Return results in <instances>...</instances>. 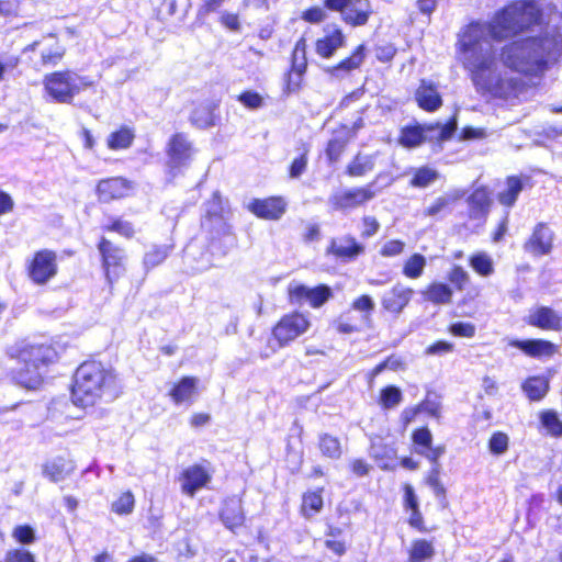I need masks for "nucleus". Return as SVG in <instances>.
Returning a JSON list of instances; mask_svg holds the SVG:
<instances>
[{
	"label": "nucleus",
	"mask_w": 562,
	"mask_h": 562,
	"mask_svg": "<svg viewBox=\"0 0 562 562\" xmlns=\"http://www.w3.org/2000/svg\"><path fill=\"white\" fill-rule=\"evenodd\" d=\"M492 55H481L469 66L470 78L475 90L492 99L508 101L522 94L528 85L519 77L505 76L494 70Z\"/></svg>",
	"instance_id": "4"
},
{
	"label": "nucleus",
	"mask_w": 562,
	"mask_h": 562,
	"mask_svg": "<svg viewBox=\"0 0 562 562\" xmlns=\"http://www.w3.org/2000/svg\"><path fill=\"white\" fill-rule=\"evenodd\" d=\"M376 194L375 183L371 181L331 193L328 198V206L331 212L346 213L364 207L375 199Z\"/></svg>",
	"instance_id": "9"
},
{
	"label": "nucleus",
	"mask_w": 562,
	"mask_h": 562,
	"mask_svg": "<svg viewBox=\"0 0 562 562\" xmlns=\"http://www.w3.org/2000/svg\"><path fill=\"white\" fill-rule=\"evenodd\" d=\"M217 104L206 103L196 105L190 114V123L198 128H209L216 123Z\"/></svg>",
	"instance_id": "37"
},
{
	"label": "nucleus",
	"mask_w": 562,
	"mask_h": 562,
	"mask_svg": "<svg viewBox=\"0 0 562 562\" xmlns=\"http://www.w3.org/2000/svg\"><path fill=\"white\" fill-rule=\"evenodd\" d=\"M323 5L329 12L339 13L341 21L351 27L366 25L373 14L370 0H323Z\"/></svg>",
	"instance_id": "11"
},
{
	"label": "nucleus",
	"mask_w": 562,
	"mask_h": 562,
	"mask_svg": "<svg viewBox=\"0 0 562 562\" xmlns=\"http://www.w3.org/2000/svg\"><path fill=\"white\" fill-rule=\"evenodd\" d=\"M403 401V393L396 385L389 384L380 390L378 403L382 409H391Z\"/></svg>",
	"instance_id": "50"
},
{
	"label": "nucleus",
	"mask_w": 562,
	"mask_h": 562,
	"mask_svg": "<svg viewBox=\"0 0 562 562\" xmlns=\"http://www.w3.org/2000/svg\"><path fill=\"white\" fill-rule=\"evenodd\" d=\"M134 184L123 176L100 179L95 184V195L101 203L123 200L131 195Z\"/></svg>",
	"instance_id": "19"
},
{
	"label": "nucleus",
	"mask_w": 562,
	"mask_h": 562,
	"mask_svg": "<svg viewBox=\"0 0 562 562\" xmlns=\"http://www.w3.org/2000/svg\"><path fill=\"white\" fill-rule=\"evenodd\" d=\"M218 518L232 532L244 527L246 516L241 498L236 495L225 497L218 512Z\"/></svg>",
	"instance_id": "25"
},
{
	"label": "nucleus",
	"mask_w": 562,
	"mask_h": 562,
	"mask_svg": "<svg viewBox=\"0 0 562 562\" xmlns=\"http://www.w3.org/2000/svg\"><path fill=\"white\" fill-rule=\"evenodd\" d=\"M74 470L68 460L57 457L43 464V474L52 482L63 481Z\"/></svg>",
	"instance_id": "39"
},
{
	"label": "nucleus",
	"mask_w": 562,
	"mask_h": 562,
	"mask_svg": "<svg viewBox=\"0 0 562 562\" xmlns=\"http://www.w3.org/2000/svg\"><path fill=\"white\" fill-rule=\"evenodd\" d=\"M447 280L452 284L456 291H463L471 282L468 271L460 265L451 267L447 274Z\"/></svg>",
	"instance_id": "55"
},
{
	"label": "nucleus",
	"mask_w": 562,
	"mask_h": 562,
	"mask_svg": "<svg viewBox=\"0 0 562 562\" xmlns=\"http://www.w3.org/2000/svg\"><path fill=\"white\" fill-rule=\"evenodd\" d=\"M548 26L544 8L538 0H512L486 22V31L495 42L540 29L539 34L513 40L499 50L502 64L527 78L541 77L559 48L558 36Z\"/></svg>",
	"instance_id": "1"
},
{
	"label": "nucleus",
	"mask_w": 562,
	"mask_h": 562,
	"mask_svg": "<svg viewBox=\"0 0 562 562\" xmlns=\"http://www.w3.org/2000/svg\"><path fill=\"white\" fill-rule=\"evenodd\" d=\"M554 233L544 222L537 223L530 236L524 243L525 251L541 257L549 255L553 249Z\"/></svg>",
	"instance_id": "23"
},
{
	"label": "nucleus",
	"mask_w": 562,
	"mask_h": 562,
	"mask_svg": "<svg viewBox=\"0 0 562 562\" xmlns=\"http://www.w3.org/2000/svg\"><path fill=\"white\" fill-rule=\"evenodd\" d=\"M436 128H439L440 132L438 134L437 139L440 142L447 140L452 137L454 132L457 131V119L456 116L450 117L445 124L440 123H432L426 125L427 131H434Z\"/></svg>",
	"instance_id": "60"
},
{
	"label": "nucleus",
	"mask_w": 562,
	"mask_h": 562,
	"mask_svg": "<svg viewBox=\"0 0 562 562\" xmlns=\"http://www.w3.org/2000/svg\"><path fill=\"white\" fill-rule=\"evenodd\" d=\"M323 494V486L303 492L299 506L300 516L308 520L319 514L324 508Z\"/></svg>",
	"instance_id": "32"
},
{
	"label": "nucleus",
	"mask_w": 562,
	"mask_h": 562,
	"mask_svg": "<svg viewBox=\"0 0 562 562\" xmlns=\"http://www.w3.org/2000/svg\"><path fill=\"white\" fill-rule=\"evenodd\" d=\"M525 324L542 331H562V313L551 306L537 305L525 317Z\"/></svg>",
	"instance_id": "21"
},
{
	"label": "nucleus",
	"mask_w": 562,
	"mask_h": 562,
	"mask_svg": "<svg viewBox=\"0 0 562 562\" xmlns=\"http://www.w3.org/2000/svg\"><path fill=\"white\" fill-rule=\"evenodd\" d=\"M540 426L552 438L562 437V420L554 409H542L538 414Z\"/></svg>",
	"instance_id": "44"
},
{
	"label": "nucleus",
	"mask_w": 562,
	"mask_h": 562,
	"mask_svg": "<svg viewBox=\"0 0 562 562\" xmlns=\"http://www.w3.org/2000/svg\"><path fill=\"white\" fill-rule=\"evenodd\" d=\"M171 247L167 245H154L143 256L142 263L146 272L160 266L168 258Z\"/></svg>",
	"instance_id": "47"
},
{
	"label": "nucleus",
	"mask_w": 562,
	"mask_h": 562,
	"mask_svg": "<svg viewBox=\"0 0 562 562\" xmlns=\"http://www.w3.org/2000/svg\"><path fill=\"white\" fill-rule=\"evenodd\" d=\"M374 164L370 157L357 154L345 168V175L349 178H362L371 172Z\"/></svg>",
	"instance_id": "46"
},
{
	"label": "nucleus",
	"mask_w": 562,
	"mask_h": 562,
	"mask_svg": "<svg viewBox=\"0 0 562 562\" xmlns=\"http://www.w3.org/2000/svg\"><path fill=\"white\" fill-rule=\"evenodd\" d=\"M348 143V136L330 138L327 142L325 149L327 160L331 164L337 162L340 159L341 155L345 153Z\"/></svg>",
	"instance_id": "56"
},
{
	"label": "nucleus",
	"mask_w": 562,
	"mask_h": 562,
	"mask_svg": "<svg viewBox=\"0 0 562 562\" xmlns=\"http://www.w3.org/2000/svg\"><path fill=\"white\" fill-rule=\"evenodd\" d=\"M44 95L56 103L70 104L76 95L93 86L88 77L78 76L71 69L55 70L42 79Z\"/></svg>",
	"instance_id": "5"
},
{
	"label": "nucleus",
	"mask_w": 562,
	"mask_h": 562,
	"mask_svg": "<svg viewBox=\"0 0 562 562\" xmlns=\"http://www.w3.org/2000/svg\"><path fill=\"white\" fill-rule=\"evenodd\" d=\"M436 554L432 541L425 538L414 539L407 550L406 562H427Z\"/></svg>",
	"instance_id": "38"
},
{
	"label": "nucleus",
	"mask_w": 562,
	"mask_h": 562,
	"mask_svg": "<svg viewBox=\"0 0 562 562\" xmlns=\"http://www.w3.org/2000/svg\"><path fill=\"white\" fill-rule=\"evenodd\" d=\"M345 42L346 38L341 29L336 27L330 33L315 41V53L323 59H329L335 55L338 48L345 45Z\"/></svg>",
	"instance_id": "31"
},
{
	"label": "nucleus",
	"mask_w": 562,
	"mask_h": 562,
	"mask_svg": "<svg viewBox=\"0 0 562 562\" xmlns=\"http://www.w3.org/2000/svg\"><path fill=\"white\" fill-rule=\"evenodd\" d=\"M406 369L405 360L395 353L389 355L381 362L375 364L370 371L367 373L368 382H373L378 375H380L384 370L391 371H402Z\"/></svg>",
	"instance_id": "42"
},
{
	"label": "nucleus",
	"mask_w": 562,
	"mask_h": 562,
	"mask_svg": "<svg viewBox=\"0 0 562 562\" xmlns=\"http://www.w3.org/2000/svg\"><path fill=\"white\" fill-rule=\"evenodd\" d=\"M402 506L404 512L408 513V526L420 533L429 532V528L426 526V521L420 509L418 496L416 495L413 485L404 483L402 485Z\"/></svg>",
	"instance_id": "24"
},
{
	"label": "nucleus",
	"mask_w": 562,
	"mask_h": 562,
	"mask_svg": "<svg viewBox=\"0 0 562 562\" xmlns=\"http://www.w3.org/2000/svg\"><path fill=\"white\" fill-rule=\"evenodd\" d=\"M199 383L198 376L183 375L171 384L168 396L175 405H191L199 395Z\"/></svg>",
	"instance_id": "27"
},
{
	"label": "nucleus",
	"mask_w": 562,
	"mask_h": 562,
	"mask_svg": "<svg viewBox=\"0 0 562 562\" xmlns=\"http://www.w3.org/2000/svg\"><path fill=\"white\" fill-rule=\"evenodd\" d=\"M333 326L336 333L341 335L358 333L362 328H367L366 322L350 308L341 312L334 321Z\"/></svg>",
	"instance_id": "36"
},
{
	"label": "nucleus",
	"mask_w": 562,
	"mask_h": 562,
	"mask_svg": "<svg viewBox=\"0 0 562 562\" xmlns=\"http://www.w3.org/2000/svg\"><path fill=\"white\" fill-rule=\"evenodd\" d=\"M286 300L290 305L301 306L307 304L311 308H321L333 299V289L325 283L307 286L300 282H291L286 286Z\"/></svg>",
	"instance_id": "12"
},
{
	"label": "nucleus",
	"mask_w": 562,
	"mask_h": 562,
	"mask_svg": "<svg viewBox=\"0 0 562 562\" xmlns=\"http://www.w3.org/2000/svg\"><path fill=\"white\" fill-rule=\"evenodd\" d=\"M318 448L323 457L328 459H339L342 454L340 440L329 434H322L318 439Z\"/></svg>",
	"instance_id": "51"
},
{
	"label": "nucleus",
	"mask_w": 562,
	"mask_h": 562,
	"mask_svg": "<svg viewBox=\"0 0 562 562\" xmlns=\"http://www.w3.org/2000/svg\"><path fill=\"white\" fill-rule=\"evenodd\" d=\"M288 203L281 195H270L267 198H255L247 210L257 218L266 221H278L286 212Z\"/></svg>",
	"instance_id": "20"
},
{
	"label": "nucleus",
	"mask_w": 562,
	"mask_h": 562,
	"mask_svg": "<svg viewBox=\"0 0 562 562\" xmlns=\"http://www.w3.org/2000/svg\"><path fill=\"white\" fill-rule=\"evenodd\" d=\"M529 180V176H507L504 180L505 189L496 194L498 203L506 209H512L516 204L519 194L525 189V183Z\"/></svg>",
	"instance_id": "30"
},
{
	"label": "nucleus",
	"mask_w": 562,
	"mask_h": 562,
	"mask_svg": "<svg viewBox=\"0 0 562 562\" xmlns=\"http://www.w3.org/2000/svg\"><path fill=\"white\" fill-rule=\"evenodd\" d=\"M486 23L471 21L461 30L457 40V52L469 59L482 54V43L484 41V31Z\"/></svg>",
	"instance_id": "16"
},
{
	"label": "nucleus",
	"mask_w": 562,
	"mask_h": 562,
	"mask_svg": "<svg viewBox=\"0 0 562 562\" xmlns=\"http://www.w3.org/2000/svg\"><path fill=\"white\" fill-rule=\"evenodd\" d=\"M508 346L532 359L552 358L560 352L557 344L543 338L510 339Z\"/></svg>",
	"instance_id": "22"
},
{
	"label": "nucleus",
	"mask_w": 562,
	"mask_h": 562,
	"mask_svg": "<svg viewBox=\"0 0 562 562\" xmlns=\"http://www.w3.org/2000/svg\"><path fill=\"white\" fill-rule=\"evenodd\" d=\"M487 448L493 456L505 454L509 448V436L502 430L494 431L487 441Z\"/></svg>",
	"instance_id": "54"
},
{
	"label": "nucleus",
	"mask_w": 562,
	"mask_h": 562,
	"mask_svg": "<svg viewBox=\"0 0 562 562\" xmlns=\"http://www.w3.org/2000/svg\"><path fill=\"white\" fill-rule=\"evenodd\" d=\"M425 266V257L416 252L408 257V259L404 262L402 272L409 279H417L423 274Z\"/></svg>",
	"instance_id": "53"
},
{
	"label": "nucleus",
	"mask_w": 562,
	"mask_h": 562,
	"mask_svg": "<svg viewBox=\"0 0 562 562\" xmlns=\"http://www.w3.org/2000/svg\"><path fill=\"white\" fill-rule=\"evenodd\" d=\"M103 233H115L125 239H133L137 233L134 224L122 217H112L109 223L101 226Z\"/></svg>",
	"instance_id": "48"
},
{
	"label": "nucleus",
	"mask_w": 562,
	"mask_h": 562,
	"mask_svg": "<svg viewBox=\"0 0 562 562\" xmlns=\"http://www.w3.org/2000/svg\"><path fill=\"white\" fill-rule=\"evenodd\" d=\"M353 313L358 314L364 322L366 327L372 326V314L375 308V303L369 294H361L350 303L349 307Z\"/></svg>",
	"instance_id": "41"
},
{
	"label": "nucleus",
	"mask_w": 562,
	"mask_h": 562,
	"mask_svg": "<svg viewBox=\"0 0 562 562\" xmlns=\"http://www.w3.org/2000/svg\"><path fill=\"white\" fill-rule=\"evenodd\" d=\"M12 537L21 544H31L35 541V532L30 525L15 526L12 530Z\"/></svg>",
	"instance_id": "63"
},
{
	"label": "nucleus",
	"mask_w": 562,
	"mask_h": 562,
	"mask_svg": "<svg viewBox=\"0 0 562 562\" xmlns=\"http://www.w3.org/2000/svg\"><path fill=\"white\" fill-rule=\"evenodd\" d=\"M307 66V43L306 38L301 36L294 43L290 55V66L283 76V92L285 94L296 93L303 88Z\"/></svg>",
	"instance_id": "10"
},
{
	"label": "nucleus",
	"mask_w": 562,
	"mask_h": 562,
	"mask_svg": "<svg viewBox=\"0 0 562 562\" xmlns=\"http://www.w3.org/2000/svg\"><path fill=\"white\" fill-rule=\"evenodd\" d=\"M438 179L439 172L436 169L429 166H420L413 170L408 184L412 188L425 189Z\"/></svg>",
	"instance_id": "45"
},
{
	"label": "nucleus",
	"mask_w": 562,
	"mask_h": 562,
	"mask_svg": "<svg viewBox=\"0 0 562 562\" xmlns=\"http://www.w3.org/2000/svg\"><path fill=\"white\" fill-rule=\"evenodd\" d=\"M367 57V47L363 43L357 45L348 56L339 60L337 64L328 67L326 72L336 78L344 77L356 70H359Z\"/></svg>",
	"instance_id": "28"
},
{
	"label": "nucleus",
	"mask_w": 562,
	"mask_h": 562,
	"mask_svg": "<svg viewBox=\"0 0 562 562\" xmlns=\"http://www.w3.org/2000/svg\"><path fill=\"white\" fill-rule=\"evenodd\" d=\"M66 54L65 47L54 40L52 44L43 47L40 53V64L42 67H56L61 63Z\"/></svg>",
	"instance_id": "43"
},
{
	"label": "nucleus",
	"mask_w": 562,
	"mask_h": 562,
	"mask_svg": "<svg viewBox=\"0 0 562 562\" xmlns=\"http://www.w3.org/2000/svg\"><path fill=\"white\" fill-rule=\"evenodd\" d=\"M411 440L416 452L418 450L426 451L432 445V434L427 426H419L413 429Z\"/></svg>",
	"instance_id": "57"
},
{
	"label": "nucleus",
	"mask_w": 562,
	"mask_h": 562,
	"mask_svg": "<svg viewBox=\"0 0 562 562\" xmlns=\"http://www.w3.org/2000/svg\"><path fill=\"white\" fill-rule=\"evenodd\" d=\"M521 390L530 402H540L550 391V379L542 374L527 376L521 383Z\"/></svg>",
	"instance_id": "34"
},
{
	"label": "nucleus",
	"mask_w": 562,
	"mask_h": 562,
	"mask_svg": "<svg viewBox=\"0 0 562 562\" xmlns=\"http://www.w3.org/2000/svg\"><path fill=\"white\" fill-rule=\"evenodd\" d=\"M364 252L366 246L351 234L333 237L325 249L327 256L344 263L357 260Z\"/></svg>",
	"instance_id": "17"
},
{
	"label": "nucleus",
	"mask_w": 562,
	"mask_h": 562,
	"mask_svg": "<svg viewBox=\"0 0 562 562\" xmlns=\"http://www.w3.org/2000/svg\"><path fill=\"white\" fill-rule=\"evenodd\" d=\"M135 508V497L131 491L122 492L111 504V510L119 516H126Z\"/></svg>",
	"instance_id": "52"
},
{
	"label": "nucleus",
	"mask_w": 562,
	"mask_h": 562,
	"mask_svg": "<svg viewBox=\"0 0 562 562\" xmlns=\"http://www.w3.org/2000/svg\"><path fill=\"white\" fill-rule=\"evenodd\" d=\"M425 131L426 126L417 123L405 125L400 131L397 142L405 148H415L425 142Z\"/></svg>",
	"instance_id": "40"
},
{
	"label": "nucleus",
	"mask_w": 562,
	"mask_h": 562,
	"mask_svg": "<svg viewBox=\"0 0 562 562\" xmlns=\"http://www.w3.org/2000/svg\"><path fill=\"white\" fill-rule=\"evenodd\" d=\"M24 272L36 286H45L59 273L58 254L49 248H40L25 260Z\"/></svg>",
	"instance_id": "8"
},
{
	"label": "nucleus",
	"mask_w": 562,
	"mask_h": 562,
	"mask_svg": "<svg viewBox=\"0 0 562 562\" xmlns=\"http://www.w3.org/2000/svg\"><path fill=\"white\" fill-rule=\"evenodd\" d=\"M448 333L454 337L473 338L476 334V327L470 322H456L448 326Z\"/></svg>",
	"instance_id": "61"
},
{
	"label": "nucleus",
	"mask_w": 562,
	"mask_h": 562,
	"mask_svg": "<svg viewBox=\"0 0 562 562\" xmlns=\"http://www.w3.org/2000/svg\"><path fill=\"white\" fill-rule=\"evenodd\" d=\"M205 211L203 222L207 224V232L214 238L233 235V228L227 223L226 217L231 213L229 206L225 203L218 191H214L210 199L205 201Z\"/></svg>",
	"instance_id": "13"
},
{
	"label": "nucleus",
	"mask_w": 562,
	"mask_h": 562,
	"mask_svg": "<svg viewBox=\"0 0 562 562\" xmlns=\"http://www.w3.org/2000/svg\"><path fill=\"white\" fill-rule=\"evenodd\" d=\"M308 165V148L304 147L303 151L295 157L289 168H288V176L291 179H297L300 178L307 169Z\"/></svg>",
	"instance_id": "58"
},
{
	"label": "nucleus",
	"mask_w": 562,
	"mask_h": 562,
	"mask_svg": "<svg viewBox=\"0 0 562 562\" xmlns=\"http://www.w3.org/2000/svg\"><path fill=\"white\" fill-rule=\"evenodd\" d=\"M300 18L310 24H319L327 19V9L319 5H311L301 12Z\"/></svg>",
	"instance_id": "59"
},
{
	"label": "nucleus",
	"mask_w": 562,
	"mask_h": 562,
	"mask_svg": "<svg viewBox=\"0 0 562 562\" xmlns=\"http://www.w3.org/2000/svg\"><path fill=\"white\" fill-rule=\"evenodd\" d=\"M422 296L434 305H448L452 302L453 289L445 282L434 281L422 291Z\"/></svg>",
	"instance_id": "35"
},
{
	"label": "nucleus",
	"mask_w": 562,
	"mask_h": 562,
	"mask_svg": "<svg viewBox=\"0 0 562 562\" xmlns=\"http://www.w3.org/2000/svg\"><path fill=\"white\" fill-rule=\"evenodd\" d=\"M312 322L307 313L292 310L282 314L270 329V342L273 350L290 347L311 328Z\"/></svg>",
	"instance_id": "6"
},
{
	"label": "nucleus",
	"mask_w": 562,
	"mask_h": 562,
	"mask_svg": "<svg viewBox=\"0 0 562 562\" xmlns=\"http://www.w3.org/2000/svg\"><path fill=\"white\" fill-rule=\"evenodd\" d=\"M4 562H36L34 554L24 548H14L7 551Z\"/></svg>",
	"instance_id": "64"
},
{
	"label": "nucleus",
	"mask_w": 562,
	"mask_h": 562,
	"mask_svg": "<svg viewBox=\"0 0 562 562\" xmlns=\"http://www.w3.org/2000/svg\"><path fill=\"white\" fill-rule=\"evenodd\" d=\"M64 350L54 337L36 334L14 340L5 347L4 353L19 364L14 372L16 382L27 390H37L48 371L59 362Z\"/></svg>",
	"instance_id": "2"
},
{
	"label": "nucleus",
	"mask_w": 562,
	"mask_h": 562,
	"mask_svg": "<svg viewBox=\"0 0 562 562\" xmlns=\"http://www.w3.org/2000/svg\"><path fill=\"white\" fill-rule=\"evenodd\" d=\"M469 265L480 277L486 278L494 273V262L484 251L474 252L469 257Z\"/></svg>",
	"instance_id": "49"
},
{
	"label": "nucleus",
	"mask_w": 562,
	"mask_h": 562,
	"mask_svg": "<svg viewBox=\"0 0 562 562\" xmlns=\"http://www.w3.org/2000/svg\"><path fill=\"white\" fill-rule=\"evenodd\" d=\"M120 394L121 384L117 374L103 362L88 359L76 369L70 395L77 407L91 408L104 398L112 401Z\"/></svg>",
	"instance_id": "3"
},
{
	"label": "nucleus",
	"mask_w": 562,
	"mask_h": 562,
	"mask_svg": "<svg viewBox=\"0 0 562 562\" xmlns=\"http://www.w3.org/2000/svg\"><path fill=\"white\" fill-rule=\"evenodd\" d=\"M204 462L205 464L193 463L179 472L177 481L183 495L194 497L199 491L209 488L212 482L213 470L209 461Z\"/></svg>",
	"instance_id": "15"
},
{
	"label": "nucleus",
	"mask_w": 562,
	"mask_h": 562,
	"mask_svg": "<svg viewBox=\"0 0 562 562\" xmlns=\"http://www.w3.org/2000/svg\"><path fill=\"white\" fill-rule=\"evenodd\" d=\"M468 205L467 217L477 225L484 226L493 206L492 192L487 186L474 188L465 199Z\"/></svg>",
	"instance_id": "18"
},
{
	"label": "nucleus",
	"mask_w": 562,
	"mask_h": 562,
	"mask_svg": "<svg viewBox=\"0 0 562 562\" xmlns=\"http://www.w3.org/2000/svg\"><path fill=\"white\" fill-rule=\"evenodd\" d=\"M419 408V413L439 419L441 417V404L435 398H430L427 394L419 403L416 404Z\"/></svg>",
	"instance_id": "62"
},
{
	"label": "nucleus",
	"mask_w": 562,
	"mask_h": 562,
	"mask_svg": "<svg viewBox=\"0 0 562 562\" xmlns=\"http://www.w3.org/2000/svg\"><path fill=\"white\" fill-rule=\"evenodd\" d=\"M165 151L169 169L179 170L191 164L196 148L187 133L176 132L168 138Z\"/></svg>",
	"instance_id": "14"
},
{
	"label": "nucleus",
	"mask_w": 562,
	"mask_h": 562,
	"mask_svg": "<svg viewBox=\"0 0 562 562\" xmlns=\"http://www.w3.org/2000/svg\"><path fill=\"white\" fill-rule=\"evenodd\" d=\"M414 99L418 108L428 113L436 112L443 104L438 85L428 79L419 80Z\"/></svg>",
	"instance_id": "26"
},
{
	"label": "nucleus",
	"mask_w": 562,
	"mask_h": 562,
	"mask_svg": "<svg viewBox=\"0 0 562 562\" xmlns=\"http://www.w3.org/2000/svg\"><path fill=\"white\" fill-rule=\"evenodd\" d=\"M413 294V289L397 283L383 295L381 305L389 313L400 314L408 305Z\"/></svg>",
	"instance_id": "29"
},
{
	"label": "nucleus",
	"mask_w": 562,
	"mask_h": 562,
	"mask_svg": "<svg viewBox=\"0 0 562 562\" xmlns=\"http://www.w3.org/2000/svg\"><path fill=\"white\" fill-rule=\"evenodd\" d=\"M95 247L104 281L110 288H113L127 273V251L123 246L103 235L99 237Z\"/></svg>",
	"instance_id": "7"
},
{
	"label": "nucleus",
	"mask_w": 562,
	"mask_h": 562,
	"mask_svg": "<svg viewBox=\"0 0 562 562\" xmlns=\"http://www.w3.org/2000/svg\"><path fill=\"white\" fill-rule=\"evenodd\" d=\"M136 139V131L133 126L121 124L110 132L106 137V147L112 151L126 150L131 148Z\"/></svg>",
	"instance_id": "33"
}]
</instances>
